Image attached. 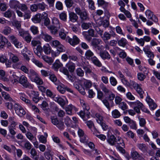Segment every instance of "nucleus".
<instances>
[{
    "label": "nucleus",
    "instance_id": "f257e3e1",
    "mask_svg": "<svg viewBox=\"0 0 160 160\" xmlns=\"http://www.w3.org/2000/svg\"><path fill=\"white\" fill-rule=\"evenodd\" d=\"M75 11L79 16L81 21H85L89 20L88 14L87 10L84 8H81L79 7H77L75 8Z\"/></svg>",
    "mask_w": 160,
    "mask_h": 160
},
{
    "label": "nucleus",
    "instance_id": "f03ea898",
    "mask_svg": "<svg viewBox=\"0 0 160 160\" xmlns=\"http://www.w3.org/2000/svg\"><path fill=\"white\" fill-rule=\"evenodd\" d=\"M18 81L24 88L29 89L33 88L32 86L28 81L27 78L24 75H22L19 78Z\"/></svg>",
    "mask_w": 160,
    "mask_h": 160
},
{
    "label": "nucleus",
    "instance_id": "7ed1b4c3",
    "mask_svg": "<svg viewBox=\"0 0 160 160\" xmlns=\"http://www.w3.org/2000/svg\"><path fill=\"white\" fill-rule=\"evenodd\" d=\"M51 119L52 122L59 129L62 130L64 128L65 126L62 121L59 120L57 118H52Z\"/></svg>",
    "mask_w": 160,
    "mask_h": 160
},
{
    "label": "nucleus",
    "instance_id": "20e7f679",
    "mask_svg": "<svg viewBox=\"0 0 160 160\" xmlns=\"http://www.w3.org/2000/svg\"><path fill=\"white\" fill-rule=\"evenodd\" d=\"M14 108L16 113L20 117H22L26 114V112L22 107L17 103L14 104Z\"/></svg>",
    "mask_w": 160,
    "mask_h": 160
},
{
    "label": "nucleus",
    "instance_id": "39448f33",
    "mask_svg": "<svg viewBox=\"0 0 160 160\" xmlns=\"http://www.w3.org/2000/svg\"><path fill=\"white\" fill-rule=\"evenodd\" d=\"M66 41L72 46L78 44L80 42L79 39L76 35L73 36L72 38H70L68 36L67 37Z\"/></svg>",
    "mask_w": 160,
    "mask_h": 160
},
{
    "label": "nucleus",
    "instance_id": "423d86ee",
    "mask_svg": "<svg viewBox=\"0 0 160 160\" xmlns=\"http://www.w3.org/2000/svg\"><path fill=\"white\" fill-rule=\"evenodd\" d=\"M44 154L45 157L47 160H53V152L50 149L47 148Z\"/></svg>",
    "mask_w": 160,
    "mask_h": 160
},
{
    "label": "nucleus",
    "instance_id": "0eeeda50",
    "mask_svg": "<svg viewBox=\"0 0 160 160\" xmlns=\"http://www.w3.org/2000/svg\"><path fill=\"white\" fill-rule=\"evenodd\" d=\"M77 14L73 12H70L69 13V21L72 22H76L78 20V17Z\"/></svg>",
    "mask_w": 160,
    "mask_h": 160
},
{
    "label": "nucleus",
    "instance_id": "6e6552de",
    "mask_svg": "<svg viewBox=\"0 0 160 160\" xmlns=\"http://www.w3.org/2000/svg\"><path fill=\"white\" fill-rule=\"evenodd\" d=\"M40 39H42L47 42H49L52 39V37L46 33L42 32L39 36Z\"/></svg>",
    "mask_w": 160,
    "mask_h": 160
},
{
    "label": "nucleus",
    "instance_id": "1a4fd4ad",
    "mask_svg": "<svg viewBox=\"0 0 160 160\" xmlns=\"http://www.w3.org/2000/svg\"><path fill=\"white\" fill-rule=\"evenodd\" d=\"M31 44L33 47L37 46L36 50H42L41 43L39 40H32L31 41Z\"/></svg>",
    "mask_w": 160,
    "mask_h": 160
},
{
    "label": "nucleus",
    "instance_id": "9d476101",
    "mask_svg": "<svg viewBox=\"0 0 160 160\" xmlns=\"http://www.w3.org/2000/svg\"><path fill=\"white\" fill-rule=\"evenodd\" d=\"M102 41L101 39L93 38L92 40L91 44L92 46L96 48L99 44H102Z\"/></svg>",
    "mask_w": 160,
    "mask_h": 160
},
{
    "label": "nucleus",
    "instance_id": "9b49d317",
    "mask_svg": "<svg viewBox=\"0 0 160 160\" xmlns=\"http://www.w3.org/2000/svg\"><path fill=\"white\" fill-rule=\"evenodd\" d=\"M131 156L132 158L137 160H142L143 159V157L136 151L131 152Z\"/></svg>",
    "mask_w": 160,
    "mask_h": 160
},
{
    "label": "nucleus",
    "instance_id": "f8f14e48",
    "mask_svg": "<svg viewBox=\"0 0 160 160\" xmlns=\"http://www.w3.org/2000/svg\"><path fill=\"white\" fill-rule=\"evenodd\" d=\"M9 6L12 8L17 9V8H19L20 3L18 1L13 0L10 1Z\"/></svg>",
    "mask_w": 160,
    "mask_h": 160
},
{
    "label": "nucleus",
    "instance_id": "ddd939ff",
    "mask_svg": "<svg viewBox=\"0 0 160 160\" xmlns=\"http://www.w3.org/2000/svg\"><path fill=\"white\" fill-rule=\"evenodd\" d=\"M141 86L142 85L140 84L136 88L135 90L137 93L138 94L140 97L142 99L144 98L143 94L144 92L141 88Z\"/></svg>",
    "mask_w": 160,
    "mask_h": 160
},
{
    "label": "nucleus",
    "instance_id": "4468645a",
    "mask_svg": "<svg viewBox=\"0 0 160 160\" xmlns=\"http://www.w3.org/2000/svg\"><path fill=\"white\" fill-rule=\"evenodd\" d=\"M4 16L6 18H10L11 17L14 18L15 15L14 12L10 10H8L3 13Z\"/></svg>",
    "mask_w": 160,
    "mask_h": 160
},
{
    "label": "nucleus",
    "instance_id": "2eb2a0df",
    "mask_svg": "<svg viewBox=\"0 0 160 160\" xmlns=\"http://www.w3.org/2000/svg\"><path fill=\"white\" fill-rule=\"evenodd\" d=\"M108 142L112 146L114 145L116 142L117 139L114 135L110 136L107 140Z\"/></svg>",
    "mask_w": 160,
    "mask_h": 160
},
{
    "label": "nucleus",
    "instance_id": "dca6fc26",
    "mask_svg": "<svg viewBox=\"0 0 160 160\" xmlns=\"http://www.w3.org/2000/svg\"><path fill=\"white\" fill-rule=\"evenodd\" d=\"M52 45L55 47H57L58 49H59L61 50L64 49L65 47L62 45L60 42L57 40H54L53 41L52 43Z\"/></svg>",
    "mask_w": 160,
    "mask_h": 160
},
{
    "label": "nucleus",
    "instance_id": "f3484780",
    "mask_svg": "<svg viewBox=\"0 0 160 160\" xmlns=\"http://www.w3.org/2000/svg\"><path fill=\"white\" fill-rule=\"evenodd\" d=\"M119 46L123 47H127L128 45V42L127 40L124 38H122L118 41Z\"/></svg>",
    "mask_w": 160,
    "mask_h": 160
},
{
    "label": "nucleus",
    "instance_id": "a211bd4d",
    "mask_svg": "<svg viewBox=\"0 0 160 160\" xmlns=\"http://www.w3.org/2000/svg\"><path fill=\"white\" fill-rule=\"evenodd\" d=\"M32 94L34 96L32 97L33 101L35 103H38L40 99L39 96V94L38 92H36L34 91L32 92Z\"/></svg>",
    "mask_w": 160,
    "mask_h": 160
},
{
    "label": "nucleus",
    "instance_id": "6ab92c4d",
    "mask_svg": "<svg viewBox=\"0 0 160 160\" xmlns=\"http://www.w3.org/2000/svg\"><path fill=\"white\" fill-rule=\"evenodd\" d=\"M0 49L2 48L6 43H8V40L2 35H0Z\"/></svg>",
    "mask_w": 160,
    "mask_h": 160
},
{
    "label": "nucleus",
    "instance_id": "aec40b11",
    "mask_svg": "<svg viewBox=\"0 0 160 160\" xmlns=\"http://www.w3.org/2000/svg\"><path fill=\"white\" fill-rule=\"evenodd\" d=\"M100 55L102 58L103 59L110 58V55L106 51H101L100 52Z\"/></svg>",
    "mask_w": 160,
    "mask_h": 160
},
{
    "label": "nucleus",
    "instance_id": "412c9836",
    "mask_svg": "<svg viewBox=\"0 0 160 160\" xmlns=\"http://www.w3.org/2000/svg\"><path fill=\"white\" fill-rule=\"evenodd\" d=\"M49 76V78L55 84L57 85L60 82L59 80H58L57 78L55 75L54 74H50Z\"/></svg>",
    "mask_w": 160,
    "mask_h": 160
},
{
    "label": "nucleus",
    "instance_id": "4be33fe9",
    "mask_svg": "<svg viewBox=\"0 0 160 160\" xmlns=\"http://www.w3.org/2000/svg\"><path fill=\"white\" fill-rule=\"evenodd\" d=\"M54 100L58 102L62 107L64 106L66 104L64 100L61 97H55Z\"/></svg>",
    "mask_w": 160,
    "mask_h": 160
},
{
    "label": "nucleus",
    "instance_id": "5701e85b",
    "mask_svg": "<svg viewBox=\"0 0 160 160\" xmlns=\"http://www.w3.org/2000/svg\"><path fill=\"white\" fill-rule=\"evenodd\" d=\"M42 19L41 15L39 13L37 14L32 18V21L35 23H39Z\"/></svg>",
    "mask_w": 160,
    "mask_h": 160
},
{
    "label": "nucleus",
    "instance_id": "b1692460",
    "mask_svg": "<svg viewBox=\"0 0 160 160\" xmlns=\"http://www.w3.org/2000/svg\"><path fill=\"white\" fill-rule=\"evenodd\" d=\"M9 79L12 83H14L18 82L19 77L14 73L9 76Z\"/></svg>",
    "mask_w": 160,
    "mask_h": 160
},
{
    "label": "nucleus",
    "instance_id": "393cba45",
    "mask_svg": "<svg viewBox=\"0 0 160 160\" xmlns=\"http://www.w3.org/2000/svg\"><path fill=\"white\" fill-rule=\"evenodd\" d=\"M31 81L35 82L37 84L41 85L43 84L42 80L39 77L38 75L34 78H32Z\"/></svg>",
    "mask_w": 160,
    "mask_h": 160
},
{
    "label": "nucleus",
    "instance_id": "a878e982",
    "mask_svg": "<svg viewBox=\"0 0 160 160\" xmlns=\"http://www.w3.org/2000/svg\"><path fill=\"white\" fill-rule=\"evenodd\" d=\"M66 67L68 68L69 72H73L75 70V65L74 63L71 62L67 64Z\"/></svg>",
    "mask_w": 160,
    "mask_h": 160
},
{
    "label": "nucleus",
    "instance_id": "bb28decb",
    "mask_svg": "<svg viewBox=\"0 0 160 160\" xmlns=\"http://www.w3.org/2000/svg\"><path fill=\"white\" fill-rule=\"evenodd\" d=\"M2 96L5 99L10 102L13 101L12 99L10 97L9 95L5 92H2Z\"/></svg>",
    "mask_w": 160,
    "mask_h": 160
},
{
    "label": "nucleus",
    "instance_id": "cd10ccee",
    "mask_svg": "<svg viewBox=\"0 0 160 160\" xmlns=\"http://www.w3.org/2000/svg\"><path fill=\"white\" fill-rule=\"evenodd\" d=\"M62 66V64L59 61H58L55 62L53 64L52 67L55 70L57 71L58 69L60 68H61Z\"/></svg>",
    "mask_w": 160,
    "mask_h": 160
},
{
    "label": "nucleus",
    "instance_id": "c85d7f7f",
    "mask_svg": "<svg viewBox=\"0 0 160 160\" xmlns=\"http://www.w3.org/2000/svg\"><path fill=\"white\" fill-rule=\"evenodd\" d=\"M22 147L27 150H30L32 147L31 144L28 140H26L25 141Z\"/></svg>",
    "mask_w": 160,
    "mask_h": 160
},
{
    "label": "nucleus",
    "instance_id": "c756f323",
    "mask_svg": "<svg viewBox=\"0 0 160 160\" xmlns=\"http://www.w3.org/2000/svg\"><path fill=\"white\" fill-rule=\"evenodd\" d=\"M102 102L104 105L109 111L111 109L110 107H112L114 105V103L113 102H112L110 104L109 103L108 101L106 99L103 100L102 101Z\"/></svg>",
    "mask_w": 160,
    "mask_h": 160
},
{
    "label": "nucleus",
    "instance_id": "7c9ffc66",
    "mask_svg": "<svg viewBox=\"0 0 160 160\" xmlns=\"http://www.w3.org/2000/svg\"><path fill=\"white\" fill-rule=\"evenodd\" d=\"M112 117L115 118H119L121 116V114L120 112L116 109H115L112 111Z\"/></svg>",
    "mask_w": 160,
    "mask_h": 160
},
{
    "label": "nucleus",
    "instance_id": "2f4dec72",
    "mask_svg": "<svg viewBox=\"0 0 160 160\" xmlns=\"http://www.w3.org/2000/svg\"><path fill=\"white\" fill-rule=\"evenodd\" d=\"M91 60L95 65L98 67L101 66L102 64L101 62L96 57H94L92 58Z\"/></svg>",
    "mask_w": 160,
    "mask_h": 160
},
{
    "label": "nucleus",
    "instance_id": "473e14b6",
    "mask_svg": "<svg viewBox=\"0 0 160 160\" xmlns=\"http://www.w3.org/2000/svg\"><path fill=\"white\" fill-rule=\"evenodd\" d=\"M130 104L132 107H136L138 108H141L143 105L141 102L139 101H137L134 102H129Z\"/></svg>",
    "mask_w": 160,
    "mask_h": 160
},
{
    "label": "nucleus",
    "instance_id": "72a5a7b5",
    "mask_svg": "<svg viewBox=\"0 0 160 160\" xmlns=\"http://www.w3.org/2000/svg\"><path fill=\"white\" fill-rule=\"evenodd\" d=\"M27 138L31 141L33 142L36 140L35 137H34L32 134L30 132H28L26 134Z\"/></svg>",
    "mask_w": 160,
    "mask_h": 160
},
{
    "label": "nucleus",
    "instance_id": "f704fd0d",
    "mask_svg": "<svg viewBox=\"0 0 160 160\" xmlns=\"http://www.w3.org/2000/svg\"><path fill=\"white\" fill-rule=\"evenodd\" d=\"M92 86V82L89 80H85L83 82V87L86 89L90 88Z\"/></svg>",
    "mask_w": 160,
    "mask_h": 160
},
{
    "label": "nucleus",
    "instance_id": "c9c22d12",
    "mask_svg": "<svg viewBox=\"0 0 160 160\" xmlns=\"http://www.w3.org/2000/svg\"><path fill=\"white\" fill-rule=\"evenodd\" d=\"M52 26H55L57 28H60L59 21L57 18H53L52 20Z\"/></svg>",
    "mask_w": 160,
    "mask_h": 160
},
{
    "label": "nucleus",
    "instance_id": "e433bc0d",
    "mask_svg": "<svg viewBox=\"0 0 160 160\" xmlns=\"http://www.w3.org/2000/svg\"><path fill=\"white\" fill-rule=\"evenodd\" d=\"M43 14V18L44 19V24L45 26H47L50 23L49 19L48 17V14L45 12H44Z\"/></svg>",
    "mask_w": 160,
    "mask_h": 160
},
{
    "label": "nucleus",
    "instance_id": "4c0bfd02",
    "mask_svg": "<svg viewBox=\"0 0 160 160\" xmlns=\"http://www.w3.org/2000/svg\"><path fill=\"white\" fill-rule=\"evenodd\" d=\"M42 58L50 65L51 64L53 61L51 58H49L46 56H42Z\"/></svg>",
    "mask_w": 160,
    "mask_h": 160
},
{
    "label": "nucleus",
    "instance_id": "58836bf2",
    "mask_svg": "<svg viewBox=\"0 0 160 160\" xmlns=\"http://www.w3.org/2000/svg\"><path fill=\"white\" fill-rule=\"evenodd\" d=\"M95 116L98 123L100 124L103 122V118L100 114L97 113L96 114Z\"/></svg>",
    "mask_w": 160,
    "mask_h": 160
},
{
    "label": "nucleus",
    "instance_id": "ea45409f",
    "mask_svg": "<svg viewBox=\"0 0 160 160\" xmlns=\"http://www.w3.org/2000/svg\"><path fill=\"white\" fill-rule=\"evenodd\" d=\"M74 107L72 105L68 106L66 108V111L67 114L69 115H72V110Z\"/></svg>",
    "mask_w": 160,
    "mask_h": 160
},
{
    "label": "nucleus",
    "instance_id": "a19ab883",
    "mask_svg": "<svg viewBox=\"0 0 160 160\" xmlns=\"http://www.w3.org/2000/svg\"><path fill=\"white\" fill-rule=\"evenodd\" d=\"M138 148L142 152H145L147 150L145 145L143 143H138L137 145Z\"/></svg>",
    "mask_w": 160,
    "mask_h": 160
},
{
    "label": "nucleus",
    "instance_id": "79ce46f5",
    "mask_svg": "<svg viewBox=\"0 0 160 160\" xmlns=\"http://www.w3.org/2000/svg\"><path fill=\"white\" fill-rule=\"evenodd\" d=\"M9 55L10 56V58L12 59L13 62L15 63L19 61V58L17 56L12 53H9Z\"/></svg>",
    "mask_w": 160,
    "mask_h": 160
},
{
    "label": "nucleus",
    "instance_id": "37998d69",
    "mask_svg": "<svg viewBox=\"0 0 160 160\" xmlns=\"http://www.w3.org/2000/svg\"><path fill=\"white\" fill-rule=\"evenodd\" d=\"M60 28H57L55 26L51 25L48 28L50 30L51 33L54 34H55L57 32L58 29Z\"/></svg>",
    "mask_w": 160,
    "mask_h": 160
},
{
    "label": "nucleus",
    "instance_id": "c03bdc74",
    "mask_svg": "<svg viewBox=\"0 0 160 160\" xmlns=\"http://www.w3.org/2000/svg\"><path fill=\"white\" fill-rule=\"evenodd\" d=\"M5 107L8 109L12 110L13 109V108H14V105L11 102H6L5 103Z\"/></svg>",
    "mask_w": 160,
    "mask_h": 160
},
{
    "label": "nucleus",
    "instance_id": "a18cd8bd",
    "mask_svg": "<svg viewBox=\"0 0 160 160\" xmlns=\"http://www.w3.org/2000/svg\"><path fill=\"white\" fill-rule=\"evenodd\" d=\"M92 24L91 23L83 22L81 25L82 28L84 29H87L92 27Z\"/></svg>",
    "mask_w": 160,
    "mask_h": 160
},
{
    "label": "nucleus",
    "instance_id": "49530a36",
    "mask_svg": "<svg viewBox=\"0 0 160 160\" xmlns=\"http://www.w3.org/2000/svg\"><path fill=\"white\" fill-rule=\"evenodd\" d=\"M9 131L10 133L12 135V138H14V136L16 134V132L15 131V130L16 129V128H13L12 127H8Z\"/></svg>",
    "mask_w": 160,
    "mask_h": 160
},
{
    "label": "nucleus",
    "instance_id": "de8ad7c7",
    "mask_svg": "<svg viewBox=\"0 0 160 160\" xmlns=\"http://www.w3.org/2000/svg\"><path fill=\"white\" fill-rule=\"evenodd\" d=\"M82 34L84 38L88 41L89 42L91 40L92 37L90 36L88 32H82Z\"/></svg>",
    "mask_w": 160,
    "mask_h": 160
},
{
    "label": "nucleus",
    "instance_id": "09e8293b",
    "mask_svg": "<svg viewBox=\"0 0 160 160\" xmlns=\"http://www.w3.org/2000/svg\"><path fill=\"white\" fill-rule=\"evenodd\" d=\"M32 38V37L30 34L28 32L23 39L27 43H28L31 42Z\"/></svg>",
    "mask_w": 160,
    "mask_h": 160
},
{
    "label": "nucleus",
    "instance_id": "8fccbe9b",
    "mask_svg": "<svg viewBox=\"0 0 160 160\" xmlns=\"http://www.w3.org/2000/svg\"><path fill=\"white\" fill-rule=\"evenodd\" d=\"M60 18L64 22H66L67 20V15L64 12H62L59 14Z\"/></svg>",
    "mask_w": 160,
    "mask_h": 160
},
{
    "label": "nucleus",
    "instance_id": "3c124183",
    "mask_svg": "<svg viewBox=\"0 0 160 160\" xmlns=\"http://www.w3.org/2000/svg\"><path fill=\"white\" fill-rule=\"evenodd\" d=\"M18 35L23 38L27 34L28 32V31H26L22 29H19L18 30Z\"/></svg>",
    "mask_w": 160,
    "mask_h": 160
},
{
    "label": "nucleus",
    "instance_id": "603ef678",
    "mask_svg": "<svg viewBox=\"0 0 160 160\" xmlns=\"http://www.w3.org/2000/svg\"><path fill=\"white\" fill-rule=\"evenodd\" d=\"M65 86L62 84V85L58 86L57 89L59 92L62 94H63L65 92Z\"/></svg>",
    "mask_w": 160,
    "mask_h": 160
},
{
    "label": "nucleus",
    "instance_id": "864d4df0",
    "mask_svg": "<svg viewBox=\"0 0 160 160\" xmlns=\"http://www.w3.org/2000/svg\"><path fill=\"white\" fill-rule=\"evenodd\" d=\"M82 68L86 73H90L92 72L91 68L89 65H83Z\"/></svg>",
    "mask_w": 160,
    "mask_h": 160
},
{
    "label": "nucleus",
    "instance_id": "5fc2aeb1",
    "mask_svg": "<svg viewBox=\"0 0 160 160\" xmlns=\"http://www.w3.org/2000/svg\"><path fill=\"white\" fill-rule=\"evenodd\" d=\"M32 61L36 65L39 67L41 68L43 66V64L42 62L35 58H32Z\"/></svg>",
    "mask_w": 160,
    "mask_h": 160
},
{
    "label": "nucleus",
    "instance_id": "6e6d98bb",
    "mask_svg": "<svg viewBox=\"0 0 160 160\" xmlns=\"http://www.w3.org/2000/svg\"><path fill=\"white\" fill-rule=\"evenodd\" d=\"M38 75V74L34 70L32 69L30 70L29 77L30 78L31 80H32V78H34Z\"/></svg>",
    "mask_w": 160,
    "mask_h": 160
},
{
    "label": "nucleus",
    "instance_id": "4d7b16f0",
    "mask_svg": "<svg viewBox=\"0 0 160 160\" xmlns=\"http://www.w3.org/2000/svg\"><path fill=\"white\" fill-rule=\"evenodd\" d=\"M117 43L116 41L114 40H112L110 42L109 45H105V48L106 49H110V47L115 46Z\"/></svg>",
    "mask_w": 160,
    "mask_h": 160
},
{
    "label": "nucleus",
    "instance_id": "13d9d810",
    "mask_svg": "<svg viewBox=\"0 0 160 160\" xmlns=\"http://www.w3.org/2000/svg\"><path fill=\"white\" fill-rule=\"evenodd\" d=\"M145 14L148 19H152V17L154 14L153 12L150 10L148 9L145 12Z\"/></svg>",
    "mask_w": 160,
    "mask_h": 160
},
{
    "label": "nucleus",
    "instance_id": "bf43d9fd",
    "mask_svg": "<svg viewBox=\"0 0 160 160\" xmlns=\"http://www.w3.org/2000/svg\"><path fill=\"white\" fill-rule=\"evenodd\" d=\"M29 107L36 113H39L40 112L38 108L36 106L32 104V103Z\"/></svg>",
    "mask_w": 160,
    "mask_h": 160
},
{
    "label": "nucleus",
    "instance_id": "052dcab7",
    "mask_svg": "<svg viewBox=\"0 0 160 160\" xmlns=\"http://www.w3.org/2000/svg\"><path fill=\"white\" fill-rule=\"evenodd\" d=\"M76 73L79 76L82 77L84 75V72L80 68H77L76 70Z\"/></svg>",
    "mask_w": 160,
    "mask_h": 160
},
{
    "label": "nucleus",
    "instance_id": "680f3d73",
    "mask_svg": "<svg viewBox=\"0 0 160 160\" xmlns=\"http://www.w3.org/2000/svg\"><path fill=\"white\" fill-rule=\"evenodd\" d=\"M116 142L118 145H121L122 146H124L125 144L123 140L121 137H118L117 138Z\"/></svg>",
    "mask_w": 160,
    "mask_h": 160
},
{
    "label": "nucleus",
    "instance_id": "e2e57ef3",
    "mask_svg": "<svg viewBox=\"0 0 160 160\" xmlns=\"http://www.w3.org/2000/svg\"><path fill=\"white\" fill-rule=\"evenodd\" d=\"M139 84L136 82L134 81L130 80L129 81V85L128 87H132L135 89Z\"/></svg>",
    "mask_w": 160,
    "mask_h": 160
},
{
    "label": "nucleus",
    "instance_id": "0e129e2a",
    "mask_svg": "<svg viewBox=\"0 0 160 160\" xmlns=\"http://www.w3.org/2000/svg\"><path fill=\"white\" fill-rule=\"evenodd\" d=\"M137 76L138 79L140 81H143L146 78L145 75L142 72L138 73Z\"/></svg>",
    "mask_w": 160,
    "mask_h": 160
},
{
    "label": "nucleus",
    "instance_id": "69168bd1",
    "mask_svg": "<svg viewBox=\"0 0 160 160\" xmlns=\"http://www.w3.org/2000/svg\"><path fill=\"white\" fill-rule=\"evenodd\" d=\"M108 93V99L109 101L113 102L114 98L115 97V95L111 92H110Z\"/></svg>",
    "mask_w": 160,
    "mask_h": 160
},
{
    "label": "nucleus",
    "instance_id": "338daca9",
    "mask_svg": "<svg viewBox=\"0 0 160 160\" xmlns=\"http://www.w3.org/2000/svg\"><path fill=\"white\" fill-rule=\"evenodd\" d=\"M30 29L33 34L36 35L38 33V27L35 26H32L31 27Z\"/></svg>",
    "mask_w": 160,
    "mask_h": 160
},
{
    "label": "nucleus",
    "instance_id": "774afa93",
    "mask_svg": "<svg viewBox=\"0 0 160 160\" xmlns=\"http://www.w3.org/2000/svg\"><path fill=\"white\" fill-rule=\"evenodd\" d=\"M9 38V39L14 44H16L18 42L17 38L14 35L10 36Z\"/></svg>",
    "mask_w": 160,
    "mask_h": 160
}]
</instances>
